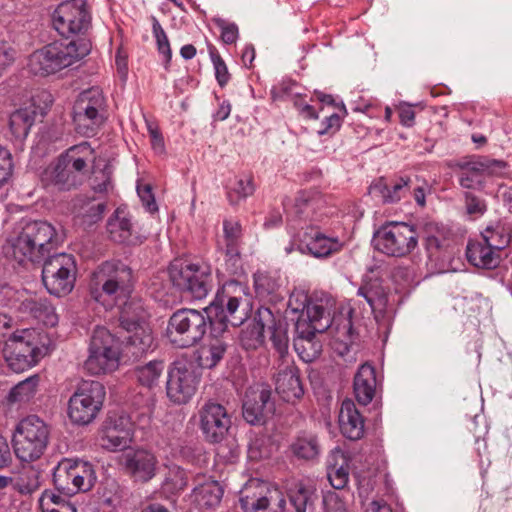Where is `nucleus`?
Masks as SVG:
<instances>
[{"label":"nucleus","instance_id":"nucleus-1","mask_svg":"<svg viewBox=\"0 0 512 512\" xmlns=\"http://www.w3.org/2000/svg\"><path fill=\"white\" fill-rule=\"evenodd\" d=\"M132 270L122 262L106 261L93 272L90 281L91 297L106 307L119 305L120 326L129 335L127 347L135 356L154 348L152 330L146 323L149 314L140 299L131 298Z\"/></svg>","mask_w":512,"mask_h":512},{"label":"nucleus","instance_id":"nucleus-2","mask_svg":"<svg viewBox=\"0 0 512 512\" xmlns=\"http://www.w3.org/2000/svg\"><path fill=\"white\" fill-rule=\"evenodd\" d=\"M247 297L248 287L245 284L236 280L226 281L203 312L187 308L174 312L168 321L167 337L175 346L187 348L202 340L208 324L217 333L225 331L228 323L237 326L243 318L234 315Z\"/></svg>","mask_w":512,"mask_h":512},{"label":"nucleus","instance_id":"nucleus-3","mask_svg":"<svg viewBox=\"0 0 512 512\" xmlns=\"http://www.w3.org/2000/svg\"><path fill=\"white\" fill-rule=\"evenodd\" d=\"M353 309L341 307L331 318L330 312L323 305L308 306L305 316H298L295 323V337H315L316 333L330 330L333 334L332 348L336 354L348 363L356 361L353 347L355 330L352 321Z\"/></svg>","mask_w":512,"mask_h":512},{"label":"nucleus","instance_id":"nucleus-4","mask_svg":"<svg viewBox=\"0 0 512 512\" xmlns=\"http://www.w3.org/2000/svg\"><path fill=\"white\" fill-rule=\"evenodd\" d=\"M95 160L91 145L84 141L69 147L50 162L40 174L46 189L66 192L78 188L84 181L90 164Z\"/></svg>","mask_w":512,"mask_h":512},{"label":"nucleus","instance_id":"nucleus-5","mask_svg":"<svg viewBox=\"0 0 512 512\" xmlns=\"http://www.w3.org/2000/svg\"><path fill=\"white\" fill-rule=\"evenodd\" d=\"M90 49L89 42L84 39L55 41L33 52L28 67L34 75L48 76L81 60Z\"/></svg>","mask_w":512,"mask_h":512},{"label":"nucleus","instance_id":"nucleus-6","mask_svg":"<svg viewBox=\"0 0 512 512\" xmlns=\"http://www.w3.org/2000/svg\"><path fill=\"white\" fill-rule=\"evenodd\" d=\"M56 232L46 221L27 222L11 240V255L21 265L40 264L55 244Z\"/></svg>","mask_w":512,"mask_h":512},{"label":"nucleus","instance_id":"nucleus-7","mask_svg":"<svg viewBox=\"0 0 512 512\" xmlns=\"http://www.w3.org/2000/svg\"><path fill=\"white\" fill-rule=\"evenodd\" d=\"M47 336L36 329L15 331L5 342L4 358L10 369L16 373L34 366L47 353Z\"/></svg>","mask_w":512,"mask_h":512},{"label":"nucleus","instance_id":"nucleus-8","mask_svg":"<svg viewBox=\"0 0 512 512\" xmlns=\"http://www.w3.org/2000/svg\"><path fill=\"white\" fill-rule=\"evenodd\" d=\"M88 352L84 363L86 372L93 376L105 375L119 367L121 342L107 328L97 326L93 330Z\"/></svg>","mask_w":512,"mask_h":512},{"label":"nucleus","instance_id":"nucleus-9","mask_svg":"<svg viewBox=\"0 0 512 512\" xmlns=\"http://www.w3.org/2000/svg\"><path fill=\"white\" fill-rule=\"evenodd\" d=\"M48 425L37 415H29L16 425L13 433L15 455L23 462L39 459L49 443Z\"/></svg>","mask_w":512,"mask_h":512},{"label":"nucleus","instance_id":"nucleus-10","mask_svg":"<svg viewBox=\"0 0 512 512\" xmlns=\"http://www.w3.org/2000/svg\"><path fill=\"white\" fill-rule=\"evenodd\" d=\"M106 119V100L98 87L80 93L73 107V122L77 133L90 137L96 134Z\"/></svg>","mask_w":512,"mask_h":512},{"label":"nucleus","instance_id":"nucleus-11","mask_svg":"<svg viewBox=\"0 0 512 512\" xmlns=\"http://www.w3.org/2000/svg\"><path fill=\"white\" fill-rule=\"evenodd\" d=\"M76 274V262L71 254H49L42 261V282L51 295H68L74 288Z\"/></svg>","mask_w":512,"mask_h":512},{"label":"nucleus","instance_id":"nucleus-12","mask_svg":"<svg viewBox=\"0 0 512 512\" xmlns=\"http://www.w3.org/2000/svg\"><path fill=\"white\" fill-rule=\"evenodd\" d=\"M96 480L93 465L79 459H62L53 471L56 489L67 496L91 490Z\"/></svg>","mask_w":512,"mask_h":512},{"label":"nucleus","instance_id":"nucleus-13","mask_svg":"<svg viewBox=\"0 0 512 512\" xmlns=\"http://www.w3.org/2000/svg\"><path fill=\"white\" fill-rule=\"evenodd\" d=\"M418 232L405 222H390L380 227L374 235L377 250L393 257L410 254L418 244Z\"/></svg>","mask_w":512,"mask_h":512},{"label":"nucleus","instance_id":"nucleus-14","mask_svg":"<svg viewBox=\"0 0 512 512\" xmlns=\"http://www.w3.org/2000/svg\"><path fill=\"white\" fill-rule=\"evenodd\" d=\"M168 274L174 286L195 299L205 298L212 289L213 279L209 265L175 261L170 265Z\"/></svg>","mask_w":512,"mask_h":512},{"label":"nucleus","instance_id":"nucleus-15","mask_svg":"<svg viewBox=\"0 0 512 512\" xmlns=\"http://www.w3.org/2000/svg\"><path fill=\"white\" fill-rule=\"evenodd\" d=\"M105 396V386H78L68 402L71 422L79 426L93 422L102 409Z\"/></svg>","mask_w":512,"mask_h":512},{"label":"nucleus","instance_id":"nucleus-16","mask_svg":"<svg viewBox=\"0 0 512 512\" xmlns=\"http://www.w3.org/2000/svg\"><path fill=\"white\" fill-rule=\"evenodd\" d=\"M52 25L63 37L82 34L90 26V15L85 0H68L60 3L52 15Z\"/></svg>","mask_w":512,"mask_h":512},{"label":"nucleus","instance_id":"nucleus-17","mask_svg":"<svg viewBox=\"0 0 512 512\" xmlns=\"http://www.w3.org/2000/svg\"><path fill=\"white\" fill-rule=\"evenodd\" d=\"M459 183L465 189L479 190L487 176H503L507 163L488 157H477L460 165Z\"/></svg>","mask_w":512,"mask_h":512},{"label":"nucleus","instance_id":"nucleus-18","mask_svg":"<svg viewBox=\"0 0 512 512\" xmlns=\"http://www.w3.org/2000/svg\"><path fill=\"white\" fill-rule=\"evenodd\" d=\"M275 413L272 389L263 386H249L242 405L244 420L250 425H264Z\"/></svg>","mask_w":512,"mask_h":512},{"label":"nucleus","instance_id":"nucleus-19","mask_svg":"<svg viewBox=\"0 0 512 512\" xmlns=\"http://www.w3.org/2000/svg\"><path fill=\"white\" fill-rule=\"evenodd\" d=\"M258 491H251V486L240 497V507L244 512H284L286 500L278 489H270L257 483Z\"/></svg>","mask_w":512,"mask_h":512},{"label":"nucleus","instance_id":"nucleus-20","mask_svg":"<svg viewBox=\"0 0 512 512\" xmlns=\"http://www.w3.org/2000/svg\"><path fill=\"white\" fill-rule=\"evenodd\" d=\"M200 429L210 443H220L227 435L231 419L221 404L208 401L199 411Z\"/></svg>","mask_w":512,"mask_h":512},{"label":"nucleus","instance_id":"nucleus-21","mask_svg":"<svg viewBox=\"0 0 512 512\" xmlns=\"http://www.w3.org/2000/svg\"><path fill=\"white\" fill-rule=\"evenodd\" d=\"M131 441V422L127 415L109 414L105 419L99 443L102 448L109 451L125 449Z\"/></svg>","mask_w":512,"mask_h":512},{"label":"nucleus","instance_id":"nucleus-22","mask_svg":"<svg viewBox=\"0 0 512 512\" xmlns=\"http://www.w3.org/2000/svg\"><path fill=\"white\" fill-rule=\"evenodd\" d=\"M124 467L136 481L147 483L156 476L158 459L154 453L138 449L124 455Z\"/></svg>","mask_w":512,"mask_h":512},{"label":"nucleus","instance_id":"nucleus-23","mask_svg":"<svg viewBox=\"0 0 512 512\" xmlns=\"http://www.w3.org/2000/svg\"><path fill=\"white\" fill-rule=\"evenodd\" d=\"M254 330L258 337L262 336L265 332L270 334L272 345L281 358L288 353L289 339L287 329L283 323L275 322L273 314L268 308L259 309Z\"/></svg>","mask_w":512,"mask_h":512},{"label":"nucleus","instance_id":"nucleus-24","mask_svg":"<svg viewBox=\"0 0 512 512\" xmlns=\"http://www.w3.org/2000/svg\"><path fill=\"white\" fill-rule=\"evenodd\" d=\"M18 311L23 317L34 319L45 326L54 327L58 323L55 308L45 297L25 298L20 302Z\"/></svg>","mask_w":512,"mask_h":512},{"label":"nucleus","instance_id":"nucleus-25","mask_svg":"<svg viewBox=\"0 0 512 512\" xmlns=\"http://www.w3.org/2000/svg\"><path fill=\"white\" fill-rule=\"evenodd\" d=\"M339 427L343 436L350 440H359L364 435V418L350 399L344 400L341 404Z\"/></svg>","mask_w":512,"mask_h":512},{"label":"nucleus","instance_id":"nucleus-26","mask_svg":"<svg viewBox=\"0 0 512 512\" xmlns=\"http://www.w3.org/2000/svg\"><path fill=\"white\" fill-rule=\"evenodd\" d=\"M303 246L299 249L301 252L308 251L315 258H326L339 252L343 244L336 237H328L319 231H311L304 234Z\"/></svg>","mask_w":512,"mask_h":512},{"label":"nucleus","instance_id":"nucleus-27","mask_svg":"<svg viewBox=\"0 0 512 512\" xmlns=\"http://www.w3.org/2000/svg\"><path fill=\"white\" fill-rule=\"evenodd\" d=\"M410 183L409 177H398L389 182L385 178H379L370 186V192L380 197L383 203L393 204L406 196Z\"/></svg>","mask_w":512,"mask_h":512},{"label":"nucleus","instance_id":"nucleus-28","mask_svg":"<svg viewBox=\"0 0 512 512\" xmlns=\"http://www.w3.org/2000/svg\"><path fill=\"white\" fill-rule=\"evenodd\" d=\"M349 458L340 449L335 448L327 458V477L331 486L337 490L344 489L349 482Z\"/></svg>","mask_w":512,"mask_h":512},{"label":"nucleus","instance_id":"nucleus-29","mask_svg":"<svg viewBox=\"0 0 512 512\" xmlns=\"http://www.w3.org/2000/svg\"><path fill=\"white\" fill-rule=\"evenodd\" d=\"M466 257L469 263L482 269H494L499 265L501 260L500 253L494 251L481 239L468 243Z\"/></svg>","mask_w":512,"mask_h":512},{"label":"nucleus","instance_id":"nucleus-30","mask_svg":"<svg viewBox=\"0 0 512 512\" xmlns=\"http://www.w3.org/2000/svg\"><path fill=\"white\" fill-rule=\"evenodd\" d=\"M107 231L110 238L118 243L134 244L133 226L124 212L117 209L115 213L108 219Z\"/></svg>","mask_w":512,"mask_h":512},{"label":"nucleus","instance_id":"nucleus-31","mask_svg":"<svg viewBox=\"0 0 512 512\" xmlns=\"http://www.w3.org/2000/svg\"><path fill=\"white\" fill-rule=\"evenodd\" d=\"M357 295L364 299L371 312H383L386 308L388 302L387 293L378 280L369 281L361 285Z\"/></svg>","mask_w":512,"mask_h":512},{"label":"nucleus","instance_id":"nucleus-32","mask_svg":"<svg viewBox=\"0 0 512 512\" xmlns=\"http://www.w3.org/2000/svg\"><path fill=\"white\" fill-rule=\"evenodd\" d=\"M242 244V227L239 221L225 219L223 221V235L218 239V249L225 251H240Z\"/></svg>","mask_w":512,"mask_h":512},{"label":"nucleus","instance_id":"nucleus-33","mask_svg":"<svg viewBox=\"0 0 512 512\" xmlns=\"http://www.w3.org/2000/svg\"><path fill=\"white\" fill-rule=\"evenodd\" d=\"M195 501L202 509L218 506L223 497V489L216 481L204 483L194 489Z\"/></svg>","mask_w":512,"mask_h":512},{"label":"nucleus","instance_id":"nucleus-34","mask_svg":"<svg viewBox=\"0 0 512 512\" xmlns=\"http://www.w3.org/2000/svg\"><path fill=\"white\" fill-rule=\"evenodd\" d=\"M35 117L36 111L31 106L13 112L9 121L12 134L18 139L26 138L35 122Z\"/></svg>","mask_w":512,"mask_h":512},{"label":"nucleus","instance_id":"nucleus-35","mask_svg":"<svg viewBox=\"0 0 512 512\" xmlns=\"http://www.w3.org/2000/svg\"><path fill=\"white\" fill-rule=\"evenodd\" d=\"M134 374L139 384L166 383V366L162 360H153L145 365L137 366Z\"/></svg>","mask_w":512,"mask_h":512},{"label":"nucleus","instance_id":"nucleus-36","mask_svg":"<svg viewBox=\"0 0 512 512\" xmlns=\"http://www.w3.org/2000/svg\"><path fill=\"white\" fill-rule=\"evenodd\" d=\"M288 497L295 512H308L313 510L314 490L302 482L295 483L288 490Z\"/></svg>","mask_w":512,"mask_h":512},{"label":"nucleus","instance_id":"nucleus-37","mask_svg":"<svg viewBox=\"0 0 512 512\" xmlns=\"http://www.w3.org/2000/svg\"><path fill=\"white\" fill-rule=\"evenodd\" d=\"M291 450L299 459L312 460L319 454V444L315 436L303 434L293 441Z\"/></svg>","mask_w":512,"mask_h":512},{"label":"nucleus","instance_id":"nucleus-38","mask_svg":"<svg viewBox=\"0 0 512 512\" xmlns=\"http://www.w3.org/2000/svg\"><path fill=\"white\" fill-rule=\"evenodd\" d=\"M480 239L489 245L494 251L500 253V251L510 243V234L503 225L497 224L495 226L487 227L481 233Z\"/></svg>","mask_w":512,"mask_h":512},{"label":"nucleus","instance_id":"nucleus-39","mask_svg":"<svg viewBox=\"0 0 512 512\" xmlns=\"http://www.w3.org/2000/svg\"><path fill=\"white\" fill-rule=\"evenodd\" d=\"M187 481L188 478L185 470L178 465H171L168 467L162 487L165 491L176 494L186 488Z\"/></svg>","mask_w":512,"mask_h":512},{"label":"nucleus","instance_id":"nucleus-40","mask_svg":"<svg viewBox=\"0 0 512 512\" xmlns=\"http://www.w3.org/2000/svg\"><path fill=\"white\" fill-rule=\"evenodd\" d=\"M293 345L296 353L305 363L315 360L321 352V344L315 340V337H294Z\"/></svg>","mask_w":512,"mask_h":512},{"label":"nucleus","instance_id":"nucleus-41","mask_svg":"<svg viewBox=\"0 0 512 512\" xmlns=\"http://www.w3.org/2000/svg\"><path fill=\"white\" fill-rule=\"evenodd\" d=\"M196 378L184 363H174L166 369V384H189L195 382Z\"/></svg>","mask_w":512,"mask_h":512},{"label":"nucleus","instance_id":"nucleus-42","mask_svg":"<svg viewBox=\"0 0 512 512\" xmlns=\"http://www.w3.org/2000/svg\"><path fill=\"white\" fill-rule=\"evenodd\" d=\"M105 209V203L90 201L81 207L78 217L84 225L90 226L102 219Z\"/></svg>","mask_w":512,"mask_h":512},{"label":"nucleus","instance_id":"nucleus-43","mask_svg":"<svg viewBox=\"0 0 512 512\" xmlns=\"http://www.w3.org/2000/svg\"><path fill=\"white\" fill-rule=\"evenodd\" d=\"M227 350V344L222 340L215 338L213 339L208 347L203 350L205 354V361L209 367L217 365L223 358Z\"/></svg>","mask_w":512,"mask_h":512},{"label":"nucleus","instance_id":"nucleus-44","mask_svg":"<svg viewBox=\"0 0 512 512\" xmlns=\"http://www.w3.org/2000/svg\"><path fill=\"white\" fill-rule=\"evenodd\" d=\"M169 400L176 405L186 404L196 392L195 386H165Z\"/></svg>","mask_w":512,"mask_h":512},{"label":"nucleus","instance_id":"nucleus-45","mask_svg":"<svg viewBox=\"0 0 512 512\" xmlns=\"http://www.w3.org/2000/svg\"><path fill=\"white\" fill-rule=\"evenodd\" d=\"M276 384H300L299 369L294 363L281 364L274 376Z\"/></svg>","mask_w":512,"mask_h":512},{"label":"nucleus","instance_id":"nucleus-46","mask_svg":"<svg viewBox=\"0 0 512 512\" xmlns=\"http://www.w3.org/2000/svg\"><path fill=\"white\" fill-rule=\"evenodd\" d=\"M152 30L156 38L159 53L163 54L165 61L168 64L172 57V52L169 44L168 37L156 18H153Z\"/></svg>","mask_w":512,"mask_h":512},{"label":"nucleus","instance_id":"nucleus-47","mask_svg":"<svg viewBox=\"0 0 512 512\" xmlns=\"http://www.w3.org/2000/svg\"><path fill=\"white\" fill-rule=\"evenodd\" d=\"M210 57L214 66L216 80L221 87H224L230 79L228 68L216 48L213 46L210 47Z\"/></svg>","mask_w":512,"mask_h":512},{"label":"nucleus","instance_id":"nucleus-48","mask_svg":"<svg viewBox=\"0 0 512 512\" xmlns=\"http://www.w3.org/2000/svg\"><path fill=\"white\" fill-rule=\"evenodd\" d=\"M111 175L112 171L108 166L99 173L94 172V177L91 183L92 190L99 194L107 193L112 189Z\"/></svg>","mask_w":512,"mask_h":512},{"label":"nucleus","instance_id":"nucleus-49","mask_svg":"<svg viewBox=\"0 0 512 512\" xmlns=\"http://www.w3.org/2000/svg\"><path fill=\"white\" fill-rule=\"evenodd\" d=\"M319 305L318 303L310 302L307 294L303 292L292 293L289 301L288 308L291 313L305 316L308 306Z\"/></svg>","mask_w":512,"mask_h":512},{"label":"nucleus","instance_id":"nucleus-50","mask_svg":"<svg viewBox=\"0 0 512 512\" xmlns=\"http://www.w3.org/2000/svg\"><path fill=\"white\" fill-rule=\"evenodd\" d=\"M35 393V386H13L7 396V401L9 404L27 403L34 397Z\"/></svg>","mask_w":512,"mask_h":512},{"label":"nucleus","instance_id":"nucleus-51","mask_svg":"<svg viewBox=\"0 0 512 512\" xmlns=\"http://www.w3.org/2000/svg\"><path fill=\"white\" fill-rule=\"evenodd\" d=\"M254 286L259 295L265 296L275 292L278 288V283L266 273H257L254 276Z\"/></svg>","mask_w":512,"mask_h":512},{"label":"nucleus","instance_id":"nucleus-52","mask_svg":"<svg viewBox=\"0 0 512 512\" xmlns=\"http://www.w3.org/2000/svg\"><path fill=\"white\" fill-rule=\"evenodd\" d=\"M214 23L221 30V39L225 44H234L239 37L238 26L222 18H215Z\"/></svg>","mask_w":512,"mask_h":512},{"label":"nucleus","instance_id":"nucleus-53","mask_svg":"<svg viewBox=\"0 0 512 512\" xmlns=\"http://www.w3.org/2000/svg\"><path fill=\"white\" fill-rule=\"evenodd\" d=\"M377 382L375 367L366 362L358 368L353 384H377Z\"/></svg>","mask_w":512,"mask_h":512},{"label":"nucleus","instance_id":"nucleus-54","mask_svg":"<svg viewBox=\"0 0 512 512\" xmlns=\"http://www.w3.org/2000/svg\"><path fill=\"white\" fill-rule=\"evenodd\" d=\"M12 172L11 153L6 148L0 146V187L11 178Z\"/></svg>","mask_w":512,"mask_h":512},{"label":"nucleus","instance_id":"nucleus-55","mask_svg":"<svg viewBox=\"0 0 512 512\" xmlns=\"http://www.w3.org/2000/svg\"><path fill=\"white\" fill-rule=\"evenodd\" d=\"M278 396L287 403H295L304 395V386H276Z\"/></svg>","mask_w":512,"mask_h":512},{"label":"nucleus","instance_id":"nucleus-56","mask_svg":"<svg viewBox=\"0 0 512 512\" xmlns=\"http://www.w3.org/2000/svg\"><path fill=\"white\" fill-rule=\"evenodd\" d=\"M225 271L232 276L242 274L240 251H225Z\"/></svg>","mask_w":512,"mask_h":512},{"label":"nucleus","instance_id":"nucleus-57","mask_svg":"<svg viewBox=\"0 0 512 512\" xmlns=\"http://www.w3.org/2000/svg\"><path fill=\"white\" fill-rule=\"evenodd\" d=\"M325 512H348L346 503L335 492H328L323 497Z\"/></svg>","mask_w":512,"mask_h":512},{"label":"nucleus","instance_id":"nucleus-58","mask_svg":"<svg viewBox=\"0 0 512 512\" xmlns=\"http://www.w3.org/2000/svg\"><path fill=\"white\" fill-rule=\"evenodd\" d=\"M137 193L143 206L148 212L153 213L157 211L158 207L155 202L154 195L152 194V188L149 184L138 185Z\"/></svg>","mask_w":512,"mask_h":512},{"label":"nucleus","instance_id":"nucleus-59","mask_svg":"<svg viewBox=\"0 0 512 512\" xmlns=\"http://www.w3.org/2000/svg\"><path fill=\"white\" fill-rule=\"evenodd\" d=\"M465 207L470 215H482L486 211L485 201L470 192L465 193Z\"/></svg>","mask_w":512,"mask_h":512},{"label":"nucleus","instance_id":"nucleus-60","mask_svg":"<svg viewBox=\"0 0 512 512\" xmlns=\"http://www.w3.org/2000/svg\"><path fill=\"white\" fill-rule=\"evenodd\" d=\"M356 400L359 404L368 405L375 396L376 386H353Z\"/></svg>","mask_w":512,"mask_h":512},{"label":"nucleus","instance_id":"nucleus-61","mask_svg":"<svg viewBox=\"0 0 512 512\" xmlns=\"http://www.w3.org/2000/svg\"><path fill=\"white\" fill-rule=\"evenodd\" d=\"M60 503H70L65 497L51 491H44L39 499L41 508L60 506Z\"/></svg>","mask_w":512,"mask_h":512},{"label":"nucleus","instance_id":"nucleus-62","mask_svg":"<svg viewBox=\"0 0 512 512\" xmlns=\"http://www.w3.org/2000/svg\"><path fill=\"white\" fill-rule=\"evenodd\" d=\"M233 190L238 195V199H245L253 194L255 187L252 179L246 177L239 179Z\"/></svg>","mask_w":512,"mask_h":512},{"label":"nucleus","instance_id":"nucleus-63","mask_svg":"<svg viewBox=\"0 0 512 512\" xmlns=\"http://www.w3.org/2000/svg\"><path fill=\"white\" fill-rule=\"evenodd\" d=\"M27 480L28 481L25 482V479L23 477H20L17 483L15 484V488L21 494H32L39 487V482L35 473H33V479L27 476Z\"/></svg>","mask_w":512,"mask_h":512},{"label":"nucleus","instance_id":"nucleus-64","mask_svg":"<svg viewBox=\"0 0 512 512\" xmlns=\"http://www.w3.org/2000/svg\"><path fill=\"white\" fill-rule=\"evenodd\" d=\"M148 132H149V136L151 139V145H152L153 150L157 154H163L165 152V144H164V139H163L160 131L158 130V128L149 124Z\"/></svg>","mask_w":512,"mask_h":512}]
</instances>
